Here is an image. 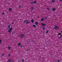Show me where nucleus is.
I'll return each mask as SVG.
<instances>
[{
    "instance_id": "21",
    "label": "nucleus",
    "mask_w": 62,
    "mask_h": 62,
    "mask_svg": "<svg viewBox=\"0 0 62 62\" xmlns=\"http://www.w3.org/2000/svg\"><path fill=\"white\" fill-rule=\"evenodd\" d=\"M8 56H10V54H8Z\"/></svg>"
},
{
    "instance_id": "7",
    "label": "nucleus",
    "mask_w": 62,
    "mask_h": 62,
    "mask_svg": "<svg viewBox=\"0 0 62 62\" xmlns=\"http://www.w3.org/2000/svg\"><path fill=\"white\" fill-rule=\"evenodd\" d=\"M41 24H42V25H43V26H45V24H44L43 23H41Z\"/></svg>"
},
{
    "instance_id": "1",
    "label": "nucleus",
    "mask_w": 62,
    "mask_h": 62,
    "mask_svg": "<svg viewBox=\"0 0 62 62\" xmlns=\"http://www.w3.org/2000/svg\"><path fill=\"white\" fill-rule=\"evenodd\" d=\"M12 28H10L9 29V30H8V32L9 33H11L12 32Z\"/></svg>"
},
{
    "instance_id": "28",
    "label": "nucleus",
    "mask_w": 62,
    "mask_h": 62,
    "mask_svg": "<svg viewBox=\"0 0 62 62\" xmlns=\"http://www.w3.org/2000/svg\"><path fill=\"white\" fill-rule=\"evenodd\" d=\"M31 9H32V10H33V7L31 8Z\"/></svg>"
},
{
    "instance_id": "18",
    "label": "nucleus",
    "mask_w": 62,
    "mask_h": 62,
    "mask_svg": "<svg viewBox=\"0 0 62 62\" xmlns=\"http://www.w3.org/2000/svg\"><path fill=\"white\" fill-rule=\"evenodd\" d=\"M8 49H10V48H11V47H8Z\"/></svg>"
},
{
    "instance_id": "11",
    "label": "nucleus",
    "mask_w": 62,
    "mask_h": 62,
    "mask_svg": "<svg viewBox=\"0 0 62 62\" xmlns=\"http://www.w3.org/2000/svg\"><path fill=\"white\" fill-rule=\"evenodd\" d=\"M31 22L33 23L34 22V20H31Z\"/></svg>"
},
{
    "instance_id": "10",
    "label": "nucleus",
    "mask_w": 62,
    "mask_h": 62,
    "mask_svg": "<svg viewBox=\"0 0 62 62\" xmlns=\"http://www.w3.org/2000/svg\"><path fill=\"white\" fill-rule=\"evenodd\" d=\"M12 9H11V8H10L9 9V11H10Z\"/></svg>"
},
{
    "instance_id": "8",
    "label": "nucleus",
    "mask_w": 62,
    "mask_h": 62,
    "mask_svg": "<svg viewBox=\"0 0 62 62\" xmlns=\"http://www.w3.org/2000/svg\"><path fill=\"white\" fill-rule=\"evenodd\" d=\"M44 19L43 18H41V21H44Z\"/></svg>"
},
{
    "instance_id": "35",
    "label": "nucleus",
    "mask_w": 62,
    "mask_h": 62,
    "mask_svg": "<svg viewBox=\"0 0 62 62\" xmlns=\"http://www.w3.org/2000/svg\"><path fill=\"white\" fill-rule=\"evenodd\" d=\"M61 1H62V0H60Z\"/></svg>"
},
{
    "instance_id": "33",
    "label": "nucleus",
    "mask_w": 62,
    "mask_h": 62,
    "mask_svg": "<svg viewBox=\"0 0 62 62\" xmlns=\"http://www.w3.org/2000/svg\"><path fill=\"white\" fill-rule=\"evenodd\" d=\"M19 8H21V6H19Z\"/></svg>"
},
{
    "instance_id": "9",
    "label": "nucleus",
    "mask_w": 62,
    "mask_h": 62,
    "mask_svg": "<svg viewBox=\"0 0 62 62\" xmlns=\"http://www.w3.org/2000/svg\"><path fill=\"white\" fill-rule=\"evenodd\" d=\"M52 10H53V11H55V8H54L52 9Z\"/></svg>"
},
{
    "instance_id": "25",
    "label": "nucleus",
    "mask_w": 62,
    "mask_h": 62,
    "mask_svg": "<svg viewBox=\"0 0 62 62\" xmlns=\"http://www.w3.org/2000/svg\"><path fill=\"white\" fill-rule=\"evenodd\" d=\"M45 29V28H43V30H44V29Z\"/></svg>"
},
{
    "instance_id": "14",
    "label": "nucleus",
    "mask_w": 62,
    "mask_h": 62,
    "mask_svg": "<svg viewBox=\"0 0 62 62\" xmlns=\"http://www.w3.org/2000/svg\"><path fill=\"white\" fill-rule=\"evenodd\" d=\"M61 37H62V35H61L60 37H59V39H61Z\"/></svg>"
},
{
    "instance_id": "5",
    "label": "nucleus",
    "mask_w": 62,
    "mask_h": 62,
    "mask_svg": "<svg viewBox=\"0 0 62 62\" xmlns=\"http://www.w3.org/2000/svg\"><path fill=\"white\" fill-rule=\"evenodd\" d=\"M8 61L9 62H12V61L11 60V59H8Z\"/></svg>"
},
{
    "instance_id": "19",
    "label": "nucleus",
    "mask_w": 62,
    "mask_h": 62,
    "mask_svg": "<svg viewBox=\"0 0 62 62\" xmlns=\"http://www.w3.org/2000/svg\"><path fill=\"white\" fill-rule=\"evenodd\" d=\"M34 4H36V1H34Z\"/></svg>"
},
{
    "instance_id": "23",
    "label": "nucleus",
    "mask_w": 62,
    "mask_h": 62,
    "mask_svg": "<svg viewBox=\"0 0 62 62\" xmlns=\"http://www.w3.org/2000/svg\"><path fill=\"white\" fill-rule=\"evenodd\" d=\"M2 14L3 15H5V13H2Z\"/></svg>"
},
{
    "instance_id": "3",
    "label": "nucleus",
    "mask_w": 62,
    "mask_h": 62,
    "mask_svg": "<svg viewBox=\"0 0 62 62\" xmlns=\"http://www.w3.org/2000/svg\"><path fill=\"white\" fill-rule=\"evenodd\" d=\"M54 28L55 29H59L58 27L56 26H55Z\"/></svg>"
},
{
    "instance_id": "29",
    "label": "nucleus",
    "mask_w": 62,
    "mask_h": 62,
    "mask_svg": "<svg viewBox=\"0 0 62 62\" xmlns=\"http://www.w3.org/2000/svg\"><path fill=\"white\" fill-rule=\"evenodd\" d=\"M24 23H26V22L25 21H25H24Z\"/></svg>"
},
{
    "instance_id": "34",
    "label": "nucleus",
    "mask_w": 62,
    "mask_h": 62,
    "mask_svg": "<svg viewBox=\"0 0 62 62\" xmlns=\"http://www.w3.org/2000/svg\"><path fill=\"white\" fill-rule=\"evenodd\" d=\"M45 18H46V19H47V17H46Z\"/></svg>"
},
{
    "instance_id": "31",
    "label": "nucleus",
    "mask_w": 62,
    "mask_h": 62,
    "mask_svg": "<svg viewBox=\"0 0 62 62\" xmlns=\"http://www.w3.org/2000/svg\"><path fill=\"white\" fill-rule=\"evenodd\" d=\"M2 56H3L4 55V54H2Z\"/></svg>"
},
{
    "instance_id": "12",
    "label": "nucleus",
    "mask_w": 62,
    "mask_h": 62,
    "mask_svg": "<svg viewBox=\"0 0 62 62\" xmlns=\"http://www.w3.org/2000/svg\"><path fill=\"white\" fill-rule=\"evenodd\" d=\"M33 27H36V26L35 25H33Z\"/></svg>"
},
{
    "instance_id": "13",
    "label": "nucleus",
    "mask_w": 62,
    "mask_h": 62,
    "mask_svg": "<svg viewBox=\"0 0 62 62\" xmlns=\"http://www.w3.org/2000/svg\"><path fill=\"white\" fill-rule=\"evenodd\" d=\"M52 2L54 3L55 2V1L54 0H52Z\"/></svg>"
},
{
    "instance_id": "36",
    "label": "nucleus",
    "mask_w": 62,
    "mask_h": 62,
    "mask_svg": "<svg viewBox=\"0 0 62 62\" xmlns=\"http://www.w3.org/2000/svg\"><path fill=\"white\" fill-rule=\"evenodd\" d=\"M61 32L62 33V31H61Z\"/></svg>"
},
{
    "instance_id": "27",
    "label": "nucleus",
    "mask_w": 62,
    "mask_h": 62,
    "mask_svg": "<svg viewBox=\"0 0 62 62\" xmlns=\"http://www.w3.org/2000/svg\"><path fill=\"white\" fill-rule=\"evenodd\" d=\"M33 4V2H31V4Z\"/></svg>"
},
{
    "instance_id": "6",
    "label": "nucleus",
    "mask_w": 62,
    "mask_h": 62,
    "mask_svg": "<svg viewBox=\"0 0 62 62\" xmlns=\"http://www.w3.org/2000/svg\"><path fill=\"white\" fill-rule=\"evenodd\" d=\"M21 45V43H18L17 44V45H18V46H20Z\"/></svg>"
},
{
    "instance_id": "24",
    "label": "nucleus",
    "mask_w": 62,
    "mask_h": 62,
    "mask_svg": "<svg viewBox=\"0 0 62 62\" xmlns=\"http://www.w3.org/2000/svg\"><path fill=\"white\" fill-rule=\"evenodd\" d=\"M1 41H2V40H1L0 39V43L1 42Z\"/></svg>"
},
{
    "instance_id": "4",
    "label": "nucleus",
    "mask_w": 62,
    "mask_h": 62,
    "mask_svg": "<svg viewBox=\"0 0 62 62\" xmlns=\"http://www.w3.org/2000/svg\"><path fill=\"white\" fill-rule=\"evenodd\" d=\"M20 36L21 38H23L24 37V35L22 34Z\"/></svg>"
},
{
    "instance_id": "15",
    "label": "nucleus",
    "mask_w": 62,
    "mask_h": 62,
    "mask_svg": "<svg viewBox=\"0 0 62 62\" xmlns=\"http://www.w3.org/2000/svg\"><path fill=\"white\" fill-rule=\"evenodd\" d=\"M61 33H58V35H59V36L60 35H61Z\"/></svg>"
},
{
    "instance_id": "32",
    "label": "nucleus",
    "mask_w": 62,
    "mask_h": 62,
    "mask_svg": "<svg viewBox=\"0 0 62 62\" xmlns=\"http://www.w3.org/2000/svg\"><path fill=\"white\" fill-rule=\"evenodd\" d=\"M20 47H21V48H22V46H20Z\"/></svg>"
},
{
    "instance_id": "26",
    "label": "nucleus",
    "mask_w": 62,
    "mask_h": 62,
    "mask_svg": "<svg viewBox=\"0 0 62 62\" xmlns=\"http://www.w3.org/2000/svg\"><path fill=\"white\" fill-rule=\"evenodd\" d=\"M46 33H48V31H46Z\"/></svg>"
},
{
    "instance_id": "20",
    "label": "nucleus",
    "mask_w": 62,
    "mask_h": 62,
    "mask_svg": "<svg viewBox=\"0 0 62 62\" xmlns=\"http://www.w3.org/2000/svg\"><path fill=\"white\" fill-rule=\"evenodd\" d=\"M10 27V25L8 26V28H9V27Z\"/></svg>"
},
{
    "instance_id": "2",
    "label": "nucleus",
    "mask_w": 62,
    "mask_h": 62,
    "mask_svg": "<svg viewBox=\"0 0 62 62\" xmlns=\"http://www.w3.org/2000/svg\"><path fill=\"white\" fill-rule=\"evenodd\" d=\"M25 22H26V23H27V24H28L30 23V22L27 21V20H25Z\"/></svg>"
},
{
    "instance_id": "30",
    "label": "nucleus",
    "mask_w": 62,
    "mask_h": 62,
    "mask_svg": "<svg viewBox=\"0 0 62 62\" xmlns=\"http://www.w3.org/2000/svg\"><path fill=\"white\" fill-rule=\"evenodd\" d=\"M58 61V62H60V61L59 60H58V61Z\"/></svg>"
},
{
    "instance_id": "22",
    "label": "nucleus",
    "mask_w": 62,
    "mask_h": 62,
    "mask_svg": "<svg viewBox=\"0 0 62 62\" xmlns=\"http://www.w3.org/2000/svg\"><path fill=\"white\" fill-rule=\"evenodd\" d=\"M22 62H23V61H24V60L22 59Z\"/></svg>"
},
{
    "instance_id": "17",
    "label": "nucleus",
    "mask_w": 62,
    "mask_h": 62,
    "mask_svg": "<svg viewBox=\"0 0 62 62\" xmlns=\"http://www.w3.org/2000/svg\"><path fill=\"white\" fill-rule=\"evenodd\" d=\"M47 10H50V9H49L48 8H47Z\"/></svg>"
},
{
    "instance_id": "16",
    "label": "nucleus",
    "mask_w": 62,
    "mask_h": 62,
    "mask_svg": "<svg viewBox=\"0 0 62 62\" xmlns=\"http://www.w3.org/2000/svg\"><path fill=\"white\" fill-rule=\"evenodd\" d=\"M35 24H36V25H37L38 24V23L37 22H36L35 23Z\"/></svg>"
}]
</instances>
